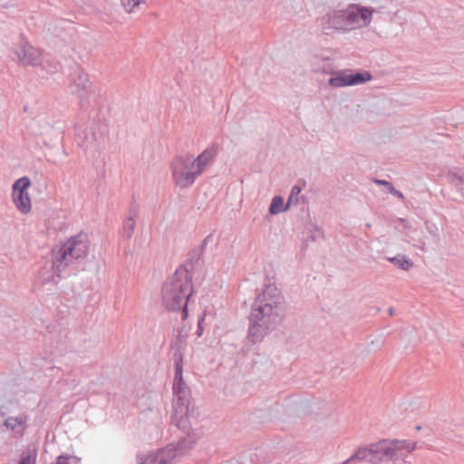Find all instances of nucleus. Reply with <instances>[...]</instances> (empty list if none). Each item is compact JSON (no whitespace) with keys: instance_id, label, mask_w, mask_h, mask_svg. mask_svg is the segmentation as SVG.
<instances>
[{"instance_id":"obj_1","label":"nucleus","mask_w":464,"mask_h":464,"mask_svg":"<svg viewBox=\"0 0 464 464\" xmlns=\"http://www.w3.org/2000/svg\"><path fill=\"white\" fill-rule=\"evenodd\" d=\"M192 294L191 279L188 271L179 270L165 283L162 289V297L165 305L169 310L183 309L187 314V301Z\"/></svg>"},{"instance_id":"obj_2","label":"nucleus","mask_w":464,"mask_h":464,"mask_svg":"<svg viewBox=\"0 0 464 464\" xmlns=\"http://www.w3.org/2000/svg\"><path fill=\"white\" fill-rule=\"evenodd\" d=\"M417 446V442L411 440H382L370 445L372 463L377 464L384 458L391 459L394 463L399 461L403 453H411Z\"/></svg>"},{"instance_id":"obj_3","label":"nucleus","mask_w":464,"mask_h":464,"mask_svg":"<svg viewBox=\"0 0 464 464\" xmlns=\"http://www.w3.org/2000/svg\"><path fill=\"white\" fill-rule=\"evenodd\" d=\"M90 243L85 234H79L68 238L54 252L53 264L60 267L68 266L73 261L84 258L89 251Z\"/></svg>"},{"instance_id":"obj_4","label":"nucleus","mask_w":464,"mask_h":464,"mask_svg":"<svg viewBox=\"0 0 464 464\" xmlns=\"http://www.w3.org/2000/svg\"><path fill=\"white\" fill-rule=\"evenodd\" d=\"M371 18L372 11L359 5H350L345 11L329 15L328 22L332 28L350 30L367 25Z\"/></svg>"},{"instance_id":"obj_5","label":"nucleus","mask_w":464,"mask_h":464,"mask_svg":"<svg viewBox=\"0 0 464 464\" xmlns=\"http://www.w3.org/2000/svg\"><path fill=\"white\" fill-rule=\"evenodd\" d=\"M192 155H183L176 157L171 163L172 178L175 184L181 188H188L200 175L193 164Z\"/></svg>"},{"instance_id":"obj_6","label":"nucleus","mask_w":464,"mask_h":464,"mask_svg":"<svg viewBox=\"0 0 464 464\" xmlns=\"http://www.w3.org/2000/svg\"><path fill=\"white\" fill-rule=\"evenodd\" d=\"M274 307L272 304L266 303L264 305H259L254 309L251 314L253 324L249 328V334L253 338V342L257 341L258 337L262 335L264 330L268 328L271 321H275L274 317H277V312H273Z\"/></svg>"},{"instance_id":"obj_7","label":"nucleus","mask_w":464,"mask_h":464,"mask_svg":"<svg viewBox=\"0 0 464 464\" xmlns=\"http://www.w3.org/2000/svg\"><path fill=\"white\" fill-rule=\"evenodd\" d=\"M31 185L30 179L23 177L12 186V201L22 214H28L32 210V198L29 194Z\"/></svg>"},{"instance_id":"obj_8","label":"nucleus","mask_w":464,"mask_h":464,"mask_svg":"<svg viewBox=\"0 0 464 464\" xmlns=\"http://www.w3.org/2000/svg\"><path fill=\"white\" fill-rule=\"evenodd\" d=\"M175 381L177 383L175 384L174 389L179 398L174 405L173 420L177 426L181 427L184 420L188 417V400L183 399L180 395L183 392L182 385L184 383L182 378V367L179 363L176 364Z\"/></svg>"},{"instance_id":"obj_9","label":"nucleus","mask_w":464,"mask_h":464,"mask_svg":"<svg viewBox=\"0 0 464 464\" xmlns=\"http://www.w3.org/2000/svg\"><path fill=\"white\" fill-rule=\"evenodd\" d=\"M371 80V74L367 72H358L354 74L342 73L332 77L329 84L333 87L339 88L350 85H357Z\"/></svg>"},{"instance_id":"obj_10","label":"nucleus","mask_w":464,"mask_h":464,"mask_svg":"<svg viewBox=\"0 0 464 464\" xmlns=\"http://www.w3.org/2000/svg\"><path fill=\"white\" fill-rule=\"evenodd\" d=\"M178 450L174 446H168L156 454H148L140 459V464H173L178 457Z\"/></svg>"},{"instance_id":"obj_11","label":"nucleus","mask_w":464,"mask_h":464,"mask_svg":"<svg viewBox=\"0 0 464 464\" xmlns=\"http://www.w3.org/2000/svg\"><path fill=\"white\" fill-rule=\"evenodd\" d=\"M218 151L217 146H211L203 150L197 158L193 157V164L199 174H201L205 168L213 160Z\"/></svg>"},{"instance_id":"obj_12","label":"nucleus","mask_w":464,"mask_h":464,"mask_svg":"<svg viewBox=\"0 0 464 464\" xmlns=\"http://www.w3.org/2000/svg\"><path fill=\"white\" fill-rule=\"evenodd\" d=\"M18 56L22 63L34 65L40 63L42 53L32 45L24 44L21 46Z\"/></svg>"},{"instance_id":"obj_13","label":"nucleus","mask_w":464,"mask_h":464,"mask_svg":"<svg viewBox=\"0 0 464 464\" xmlns=\"http://www.w3.org/2000/svg\"><path fill=\"white\" fill-rule=\"evenodd\" d=\"M121 5L126 13L136 12L145 0H120Z\"/></svg>"},{"instance_id":"obj_14","label":"nucleus","mask_w":464,"mask_h":464,"mask_svg":"<svg viewBox=\"0 0 464 464\" xmlns=\"http://www.w3.org/2000/svg\"><path fill=\"white\" fill-rule=\"evenodd\" d=\"M285 208H284V199L282 197H275L270 205V212L272 214H277L283 212Z\"/></svg>"},{"instance_id":"obj_15","label":"nucleus","mask_w":464,"mask_h":464,"mask_svg":"<svg viewBox=\"0 0 464 464\" xmlns=\"http://www.w3.org/2000/svg\"><path fill=\"white\" fill-rule=\"evenodd\" d=\"M390 261L403 270H408L412 266V263L406 256L392 257Z\"/></svg>"},{"instance_id":"obj_16","label":"nucleus","mask_w":464,"mask_h":464,"mask_svg":"<svg viewBox=\"0 0 464 464\" xmlns=\"http://www.w3.org/2000/svg\"><path fill=\"white\" fill-rule=\"evenodd\" d=\"M301 191H302L301 187H299V186L293 187L290 196L288 198L287 207H289L290 205H295L298 203V200H299L298 195L300 194Z\"/></svg>"},{"instance_id":"obj_17","label":"nucleus","mask_w":464,"mask_h":464,"mask_svg":"<svg viewBox=\"0 0 464 464\" xmlns=\"http://www.w3.org/2000/svg\"><path fill=\"white\" fill-rule=\"evenodd\" d=\"M80 459L74 456H60L55 464H79Z\"/></svg>"},{"instance_id":"obj_18","label":"nucleus","mask_w":464,"mask_h":464,"mask_svg":"<svg viewBox=\"0 0 464 464\" xmlns=\"http://www.w3.org/2000/svg\"><path fill=\"white\" fill-rule=\"evenodd\" d=\"M135 227V220L133 218H129L124 225H123V232L127 235V237H130L131 233L133 232Z\"/></svg>"},{"instance_id":"obj_19","label":"nucleus","mask_w":464,"mask_h":464,"mask_svg":"<svg viewBox=\"0 0 464 464\" xmlns=\"http://www.w3.org/2000/svg\"><path fill=\"white\" fill-rule=\"evenodd\" d=\"M24 423L22 419L19 418H8L5 420V426L12 430H14L16 427L22 426Z\"/></svg>"},{"instance_id":"obj_20","label":"nucleus","mask_w":464,"mask_h":464,"mask_svg":"<svg viewBox=\"0 0 464 464\" xmlns=\"http://www.w3.org/2000/svg\"><path fill=\"white\" fill-rule=\"evenodd\" d=\"M35 453L24 454L19 464H35Z\"/></svg>"},{"instance_id":"obj_21","label":"nucleus","mask_w":464,"mask_h":464,"mask_svg":"<svg viewBox=\"0 0 464 464\" xmlns=\"http://www.w3.org/2000/svg\"><path fill=\"white\" fill-rule=\"evenodd\" d=\"M273 292H276V288H273V287H268L263 294V296L259 297V302L260 303H263L264 301H266V295H270L271 293Z\"/></svg>"},{"instance_id":"obj_22","label":"nucleus","mask_w":464,"mask_h":464,"mask_svg":"<svg viewBox=\"0 0 464 464\" xmlns=\"http://www.w3.org/2000/svg\"><path fill=\"white\" fill-rule=\"evenodd\" d=\"M389 190H390L391 193H392L394 196H396V197H398L400 198H404L403 195L400 191L396 190L392 187V185L389 188Z\"/></svg>"},{"instance_id":"obj_23","label":"nucleus","mask_w":464,"mask_h":464,"mask_svg":"<svg viewBox=\"0 0 464 464\" xmlns=\"http://www.w3.org/2000/svg\"><path fill=\"white\" fill-rule=\"evenodd\" d=\"M375 182L377 184H382V185H385L387 186L388 188H390L392 186V184L388 181H385V180H375Z\"/></svg>"},{"instance_id":"obj_24","label":"nucleus","mask_w":464,"mask_h":464,"mask_svg":"<svg viewBox=\"0 0 464 464\" xmlns=\"http://www.w3.org/2000/svg\"><path fill=\"white\" fill-rule=\"evenodd\" d=\"M280 299H281L280 295H277V300H280ZM279 303H280L279 301H275V304H279Z\"/></svg>"},{"instance_id":"obj_25","label":"nucleus","mask_w":464,"mask_h":464,"mask_svg":"<svg viewBox=\"0 0 464 464\" xmlns=\"http://www.w3.org/2000/svg\"><path fill=\"white\" fill-rule=\"evenodd\" d=\"M82 76H83L84 80L87 82L88 80H87L86 75H82Z\"/></svg>"},{"instance_id":"obj_26","label":"nucleus","mask_w":464,"mask_h":464,"mask_svg":"<svg viewBox=\"0 0 464 464\" xmlns=\"http://www.w3.org/2000/svg\"><path fill=\"white\" fill-rule=\"evenodd\" d=\"M416 430H420V426H417Z\"/></svg>"}]
</instances>
